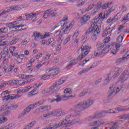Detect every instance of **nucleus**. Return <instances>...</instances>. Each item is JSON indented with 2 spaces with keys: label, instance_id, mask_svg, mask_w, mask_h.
<instances>
[{
  "label": "nucleus",
  "instance_id": "774afa93",
  "mask_svg": "<svg viewBox=\"0 0 129 129\" xmlns=\"http://www.w3.org/2000/svg\"><path fill=\"white\" fill-rule=\"evenodd\" d=\"M49 17H50L49 13H47L45 11V13H44V15L43 16V18H44V19H47L48 18H49Z\"/></svg>",
  "mask_w": 129,
  "mask_h": 129
},
{
  "label": "nucleus",
  "instance_id": "13d9d810",
  "mask_svg": "<svg viewBox=\"0 0 129 129\" xmlns=\"http://www.w3.org/2000/svg\"><path fill=\"white\" fill-rule=\"evenodd\" d=\"M110 41V37H107L106 38H105V40H104L103 42L106 45V44H108V43H109Z\"/></svg>",
  "mask_w": 129,
  "mask_h": 129
},
{
  "label": "nucleus",
  "instance_id": "c85d7f7f",
  "mask_svg": "<svg viewBox=\"0 0 129 129\" xmlns=\"http://www.w3.org/2000/svg\"><path fill=\"white\" fill-rule=\"evenodd\" d=\"M45 102V100H41L37 103H34V104H32V105H33V107H37V106H40V105H42V104H44Z\"/></svg>",
  "mask_w": 129,
  "mask_h": 129
},
{
  "label": "nucleus",
  "instance_id": "2f4dec72",
  "mask_svg": "<svg viewBox=\"0 0 129 129\" xmlns=\"http://www.w3.org/2000/svg\"><path fill=\"white\" fill-rule=\"evenodd\" d=\"M36 122H37L36 121H32L28 125H27L25 128L26 129H31L36 124Z\"/></svg>",
  "mask_w": 129,
  "mask_h": 129
},
{
  "label": "nucleus",
  "instance_id": "0eeeda50",
  "mask_svg": "<svg viewBox=\"0 0 129 129\" xmlns=\"http://www.w3.org/2000/svg\"><path fill=\"white\" fill-rule=\"evenodd\" d=\"M104 123H105V120L99 119L89 123L88 126H92L91 129H103L102 124Z\"/></svg>",
  "mask_w": 129,
  "mask_h": 129
},
{
  "label": "nucleus",
  "instance_id": "8fccbe9b",
  "mask_svg": "<svg viewBox=\"0 0 129 129\" xmlns=\"http://www.w3.org/2000/svg\"><path fill=\"white\" fill-rule=\"evenodd\" d=\"M13 33H9L4 36H0V39H3V38H12V37H13Z\"/></svg>",
  "mask_w": 129,
  "mask_h": 129
},
{
  "label": "nucleus",
  "instance_id": "412c9836",
  "mask_svg": "<svg viewBox=\"0 0 129 129\" xmlns=\"http://www.w3.org/2000/svg\"><path fill=\"white\" fill-rule=\"evenodd\" d=\"M96 66H97V65L95 64V63H94L93 64H92L91 66H90L89 68H85L83 69V71H81L79 74V75H81L82 73H86L89 71V70H91V69H92V68H94V67H96Z\"/></svg>",
  "mask_w": 129,
  "mask_h": 129
},
{
  "label": "nucleus",
  "instance_id": "49530a36",
  "mask_svg": "<svg viewBox=\"0 0 129 129\" xmlns=\"http://www.w3.org/2000/svg\"><path fill=\"white\" fill-rule=\"evenodd\" d=\"M105 46H106V44L103 41L98 45V50H99V49H102V48L105 47Z\"/></svg>",
  "mask_w": 129,
  "mask_h": 129
},
{
  "label": "nucleus",
  "instance_id": "f03ea898",
  "mask_svg": "<svg viewBox=\"0 0 129 129\" xmlns=\"http://www.w3.org/2000/svg\"><path fill=\"white\" fill-rule=\"evenodd\" d=\"M122 87L120 86L117 87L116 86V83L113 84V85L109 88L107 93V97L103 100L104 103H109L113 97L117 92H119Z\"/></svg>",
  "mask_w": 129,
  "mask_h": 129
},
{
  "label": "nucleus",
  "instance_id": "b1692460",
  "mask_svg": "<svg viewBox=\"0 0 129 129\" xmlns=\"http://www.w3.org/2000/svg\"><path fill=\"white\" fill-rule=\"evenodd\" d=\"M120 47V43H117L115 45V47L114 49H112L111 50V53L113 54V55H115L116 54V52L118 50H119V48Z\"/></svg>",
  "mask_w": 129,
  "mask_h": 129
},
{
  "label": "nucleus",
  "instance_id": "052dcab7",
  "mask_svg": "<svg viewBox=\"0 0 129 129\" xmlns=\"http://www.w3.org/2000/svg\"><path fill=\"white\" fill-rule=\"evenodd\" d=\"M115 73L119 76V74L121 73V68H116Z\"/></svg>",
  "mask_w": 129,
  "mask_h": 129
},
{
  "label": "nucleus",
  "instance_id": "7ed1b4c3",
  "mask_svg": "<svg viewBox=\"0 0 129 129\" xmlns=\"http://www.w3.org/2000/svg\"><path fill=\"white\" fill-rule=\"evenodd\" d=\"M73 27V24L72 23H71L69 24V25H67L66 27H63L62 29H61V31L57 30L54 34V38H58L57 42L59 44H61L62 43L63 40H64V37H63V36L62 35H60L61 32L62 35H65L69 33V31L71 28Z\"/></svg>",
  "mask_w": 129,
  "mask_h": 129
},
{
  "label": "nucleus",
  "instance_id": "680f3d73",
  "mask_svg": "<svg viewBox=\"0 0 129 129\" xmlns=\"http://www.w3.org/2000/svg\"><path fill=\"white\" fill-rule=\"evenodd\" d=\"M23 27H25V25H15V26L14 25V26H13L12 28H13V29H20V28H23Z\"/></svg>",
  "mask_w": 129,
  "mask_h": 129
},
{
  "label": "nucleus",
  "instance_id": "0e129e2a",
  "mask_svg": "<svg viewBox=\"0 0 129 129\" xmlns=\"http://www.w3.org/2000/svg\"><path fill=\"white\" fill-rule=\"evenodd\" d=\"M93 7H94V4H91L89 6H88V7L86 9V12H89V11H90V10H91L92 9H93Z\"/></svg>",
  "mask_w": 129,
  "mask_h": 129
},
{
  "label": "nucleus",
  "instance_id": "bb28decb",
  "mask_svg": "<svg viewBox=\"0 0 129 129\" xmlns=\"http://www.w3.org/2000/svg\"><path fill=\"white\" fill-rule=\"evenodd\" d=\"M20 9V6L19 5H16V6H13L10 7L9 9L6 12V13H8V12H12V11H18Z\"/></svg>",
  "mask_w": 129,
  "mask_h": 129
},
{
  "label": "nucleus",
  "instance_id": "5701e85b",
  "mask_svg": "<svg viewBox=\"0 0 129 129\" xmlns=\"http://www.w3.org/2000/svg\"><path fill=\"white\" fill-rule=\"evenodd\" d=\"M35 107H34V105L33 104H30L29 106H28L23 111L24 113V114H28L33 108H34Z\"/></svg>",
  "mask_w": 129,
  "mask_h": 129
},
{
  "label": "nucleus",
  "instance_id": "9b49d317",
  "mask_svg": "<svg viewBox=\"0 0 129 129\" xmlns=\"http://www.w3.org/2000/svg\"><path fill=\"white\" fill-rule=\"evenodd\" d=\"M54 97H56V99H53L51 100H49V102H59V101H61V100H64V98H66L67 97V96L66 95H61L60 96V93H56L54 95Z\"/></svg>",
  "mask_w": 129,
  "mask_h": 129
},
{
  "label": "nucleus",
  "instance_id": "423d86ee",
  "mask_svg": "<svg viewBox=\"0 0 129 129\" xmlns=\"http://www.w3.org/2000/svg\"><path fill=\"white\" fill-rule=\"evenodd\" d=\"M105 19V15L102 16V14L101 13L98 17L95 18L94 20L93 24L95 25V34L98 35L100 33V28L101 27V20H104Z\"/></svg>",
  "mask_w": 129,
  "mask_h": 129
},
{
  "label": "nucleus",
  "instance_id": "3c124183",
  "mask_svg": "<svg viewBox=\"0 0 129 129\" xmlns=\"http://www.w3.org/2000/svg\"><path fill=\"white\" fill-rule=\"evenodd\" d=\"M96 9L97 11L99 10V9H101L102 10V3H101L100 2L97 3L96 5Z\"/></svg>",
  "mask_w": 129,
  "mask_h": 129
},
{
  "label": "nucleus",
  "instance_id": "f704fd0d",
  "mask_svg": "<svg viewBox=\"0 0 129 129\" xmlns=\"http://www.w3.org/2000/svg\"><path fill=\"white\" fill-rule=\"evenodd\" d=\"M20 38H19V36H15L14 37L13 39L11 42V45H15V44L17 43V42L19 41Z\"/></svg>",
  "mask_w": 129,
  "mask_h": 129
},
{
  "label": "nucleus",
  "instance_id": "4468645a",
  "mask_svg": "<svg viewBox=\"0 0 129 129\" xmlns=\"http://www.w3.org/2000/svg\"><path fill=\"white\" fill-rule=\"evenodd\" d=\"M25 17H26L27 21L31 20L32 22H36L37 21V16L38 14L37 13H31L30 14H25Z\"/></svg>",
  "mask_w": 129,
  "mask_h": 129
},
{
  "label": "nucleus",
  "instance_id": "72a5a7b5",
  "mask_svg": "<svg viewBox=\"0 0 129 129\" xmlns=\"http://www.w3.org/2000/svg\"><path fill=\"white\" fill-rule=\"evenodd\" d=\"M8 31L9 30L7 27L0 28V35H2V34H7Z\"/></svg>",
  "mask_w": 129,
  "mask_h": 129
},
{
  "label": "nucleus",
  "instance_id": "dca6fc26",
  "mask_svg": "<svg viewBox=\"0 0 129 129\" xmlns=\"http://www.w3.org/2000/svg\"><path fill=\"white\" fill-rule=\"evenodd\" d=\"M4 97V99L3 100H6V101H8L9 99H19V98H21V97H22V95H16L13 96L12 95H8V96H5Z\"/></svg>",
  "mask_w": 129,
  "mask_h": 129
},
{
  "label": "nucleus",
  "instance_id": "a878e982",
  "mask_svg": "<svg viewBox=\"0 0 129 129\" xmlns=\"http://www.w3.org/2000/svg\"><path fill=\"white\" fill-rule=\"evenodd\" d=\"M127 22H129V13L124 16L121 21V23L124 25L127 23Z\"/></svg>",
  "mask_w": 129,
  "mask_h": 129
},
{
  "label": "nucleus",
  "instance_id": "393cba45",
  "mask_svg": "<svg viewBox=\"0 0 129 129\" xmlns=\"http://www.w3.org/2000/svg\"><path fill=\"white\" fill-rule=\"evenodd\" d=\"M112 31V29L110 27L108 28H106L104 31L103 32V37H106V36H108L110 33Z\"/></svg>",
  "mask_w": 129,
  "mask_h": 129
},
{
  "label": "nucleus",
  "instance_id": "79ce46f5",
  "mask_svg": "<svg viewBox=\"0 0 129 129\" xmlns=\"http://www.w3.org/2000/svg\"><path fill=\"white\" fill-rule=\"evenodd\" d=\"M33 35L34 36L35 40H37V39H40L41 37V34L40 33H38L37 32H33Z\"/></svg>",
  "mask_w": 129,
  "mask_h": 129
},
{
  "label": "nucleus",
  "instance_id": "c756f323",
  "mask_svg": "<svg viewBox=\"0 0 129 129\" xmlns=\"http://www.w3.org/2000/svg\"><path fill=\"white\" fill-rule=\"evenodd\" d=\"M51 109L50 106H44L39 109L40 111H47V110H50Z\"/></svg>",
  "mask_w": 129,
  "mask_h": 129
},
{
  "label": "nucleus",
  "instance_id": "aec40b11",
  "mask_svg": "<svg viewBox=\"0 0 129 129\" xmlns=\"http://www.w3.org/2000/svg\"><path fill=\"white\" fill-rule=\"evenodd\" d=\"M95 31V25L93 23V22L91 23V26L86 32V35H89L90 33H92Z\"/></svg>",
  "mask_w": 129,
  "mask_h": 129
},
{
  "label": "nucleus",
  "instance_id": "f8f14e48",
  "mask_svg": "<svg viewBox=\"0 0 129 129\" xmlns=\"http://www.w3.org/2000/svg\"><path fill=\"white\" fill-rule=\"evenodd\" d=\"M46 71H48V72H52L49 76L50 77H54V76L58 75V74L60 73V70H57V67L56 66H53L52 68L47 69Z\"/></svg>",
  "mask_w": 129,
  "mask_h": 129
},
{
  "label": "nucleus",
  "instance_id": "864d4df0",
  "mask_svg": "<svg viewBox=\"0 0 129 129\" xmlns=\"http://www.w3.org/2000/svg\"><path fill=\"white\" fill-rule=\"evenodd\" d=\"M78 115V113H76V114H71V115H67L66 116V118L69 119L71 117H75V116H77Z\"/></svg>",
  "mask_w": 129,
  "mask_h": 129
},
{
  "label": "nucleus",
  "instance_id": "5fc2aeb1",
  "mask_svg": "<svg viewBox=\"0 0 129 129\" xmlns=\"http://www.w3.org/2000/svg\"><path fill=\"white\" fill-rule=\"evenodd\" d=\"M50 57H51V54H47L46 55L43 57V61H47V60L49 59Z\"/></svg>",
  "mask_w": 129,
  "mask_h": 129
},
{
  "label": "nucleus",
  "instance_id": "338daca9",
  "mask_svg": "<svg viewBox=\"0 0 129 129\" xmlns=\"http://www.w3.org/2000/svg\"><path fill=\"white\" fill-rule=\"evenodd\" d=\"M55 11H56V10L53 9V8H50L45 11V12L47 13V14H51L52 12H55Z\"/></svg>",
  "mask_w": 129,
  "mask_h": 129
},
{
  "label": "nucleus",
  "instance_id": "4c0bfd02",
  "mask_svg": "<svg viewBox=\"0 0 129 129\" xmlns=\"http://www.w3.org/2000/svg\"><path fill=\"white\" fill-rule=\"evenodd\" d=\"M112 5V2H108L105 4L104 5H102V10H106L107 8H109Z\"/></svg>",
  "mask_w": 129,
  "mask_h": 129
},
{
  "label": "nucleus",
  "instance_id": "a211bd4d",
  "mask_svg": "<svg viewBox=\"0 0 129 129\" xmlns=\"http://www.w3.org/2000/svg\"><path fill=\"white\" fill-rule=\"evenodd\" d=\"M129 110L128 107H118L114 109V113H118L119 111H125Z\"/></svg>",
  "mask_w": 129,
  "mask_h": 129
},
{
  "label": "nucleus",
  "instance_id": "a19ab883",
  "mask_svg": "<svg viewBox=\"0 0 129 129\" xmlns=\"http://www.w3.org/2000/svg\"><path fill=\"white\" fill-rule=\"evenodd\" d=\"M94 117H95V119H98V118H101V114L100 112H96L94 115Z\"/></svg>",
  "mask_w": 129,
  "mask_h": 129
},
{
  "label": "nucleus",
  "instance_id": "f257e3e1",
  "mask_svg": "<svg viewBox=\"0 0 129 129\" xmlns=\"http://www.w3.org/2000/svg\"><path fill=\"white\" fill-rule=\"evenodd\" d=\"M91 49V46H83L82 45L81 47V49L78 50V52L80 53L81 52L82 53L81 55H79L77 59L72 60L69 64L67 66V69H70L74 65H76L78 63V61H81L82 60L84 57L87 55L89 52V50Z\"/></svg>",
  "mask_w": 129,
  "mask_h": 129
},
{
  "label": "nucleus",
  "instance_id": "c03bdc74",
  "mask_svg": "<svg viewBox=\"0 0 129 129\" xmlns=\"http://www.w3.org/2000/svg\"><path fill=\"white\" fill-rule=\"evenodd\" d=\"M64 93L68 95H70L72 93V90L71 88H66L64 89Z\"/></svg>",
  "mask_w": 129,
  "mask_h": 129
},
{
  "label": "nucleus",
  "instance_id": "603ef678",
  "mask_svg": "<svg viewBox=\"0 0 129 129\" xmlns=\"http://www.w3.org/2000/svg\"><path fill=\"white\" fill-rule=\"evenodd\" d=\"M2 84L0 85V89H3V88H6V87L7 86V82H4V81H2Z\"/></svg>",
  "mask_w": 129,
  "mask_h": 129
},
{
  "label": "nucleus",
  "instance_id": "6ab92c4d",
  "mask_svg": "<svg viewBox=\"0 0 129 129\" xmlns=\"http://www.w3.org/2000/svg\"><path fill=\"white\" fill-rule=\"evenodd\" d=\"M125 56L119 58L117 59L116 63L119 64V63H122L124 60H126V59L129 58V52H127L126 54L124 55Z\"/></svg>",
  "mask_w": 129,
  "mask_h": 129
},
{
  "label": "nucleus",
  "instance_id": "20e7f679",
  "mask_svg": "<svg viewBox=\"0 0 129 129\" xmlns=\"http://www.w3.org/2000/svg\"><path fill=\"white\" fill-rule=\"evenodd\" d=\"M65 82V81L63 78H61L56 82H55L53 85H52L49 88L46 89L45 91L46 93H49V94H54L58 92L60 90V85L63 84Z\"/></svg>",
  "mask_w": 129,
  "mask_h": 129
},
{
  "label": "nucleus",
  "instance_id": "bf43d9fd",
  "mask_svg": "<svg viewBox=\"0 0 129 129\" xmlns=\"http://www.w3.org/2000/svg\"><path fill=\"white\" fill-rule=\"evenodd\" d=\"M35 62V60H34V58H31L29 60V63H28L29 66L27 67V68H30L31 66H32L33 63Z\"/></svg>",
  "mask_w": 129,
  "mask_h": 129
},
{
  "label": "nucleus",
  "instance_id": "ddd939ff",
  "mask_svg": "<svg viewBox=\"0 0 129 129\" xmlns=\"http://www.w3.org/2000/svg\"><path fill=\"white\" fill-rule=\"evenodd\" d=\"M84 109L82 102H80L78 104L73 106L71 109V110L74 111H79V112L84 110Z\"/></svg>",
  "mask_w": 129,
  "mask_h": 129
},
{
  "label": "nucleus",
  "instance_id": "a18cd8bd",
  "mask_svg": "<svg viewBox=\"0 0 129 129\" xmlns=\"http://www.w3.org/2000/svg\"><path fill=\"white\" fill-rule=\"evenodd\" d=\"M102 81V78H101L97 80V81H96L95 82H94V83H93L92 85L93 86H95V85H98V84H99V83H100V82H101Z\"/></svg>",
  "mask_w": 129,
  "mask_h": 129
},
{
  "label": "nucleus",
  "instance_id": "cd10ccee",
  "mask_svg": "<svg viewBox=\"0 0 129 129\" xmlns=\"http://www.w3.org/2000/svg\"><path fill=\"white\" fill-rule=\"evenodd\" d=\"M19 77L22 79H27L28 80H30V78L34 77L32 75H19Z\"/></svg>",
  "mask_w": 129,
  "mask_h": 129
},
{
  "label": "nucleus",
  "instance_id": "ea45409f",
  "mask_svg": "<svg viewBox=\"0 0 129 129\" xmlns=\"http://www.w3.org/2000/svg\"><path fill=\"white\" fill-rule=\"evenodd\" d=\"M120 119H122L123 121L129 120V113L128 114H125L120 117Z\"/></svg>",
  "mask_w": 129,
  "mask_h": 129
},
{
  "label": "nucleus",
  "instance_id": "e2e57ef3",
  "mask_svg": "<svg viewBox=\"0 0 129 129\" xmlns=\"http://www.w3.org/2000/svg\"><path fill=\"white\" fill-rule=\"evenodd\" d=\"M86 94H87V92L83 91L79 94L78 96L79 97H82L83 96H84V95H86Z\"/></svg>",
  "mask_w": 129,
  "mask_h": 129
},
{
  "label": "nucleus",
  "instance_id": "473e14b6",
  "mask_svg": "<svg viewBox=\"0 0 129 129\" xmlns=\"http://www.w3.org/2000/svg\"><path fill=\"white\" fill-rule=\"evenodd\" d=\"M124 37V34L122 33L120 35H119L117 38V43H122V40H123Z\"/></svg>",
  "mask_w": 129,
  "mask_h": 129
},
{
  "label": "nucleus",
  "instance_id": "f3484780",
  "mask_svg": "<svg viewBox=\"0 0 129 129\" xmlns=\"http://www.w3.org/2000/svg\"><path fill=\"white\" fill-rule=\"evenodd\" d=\"M22 82V81H19L18 80H11L10 81H8L6 82L7 85H10V86H13L14 85H17V84H20Z\"/></svg>",
  "mask_w": 129,
  "mask_h": 129
},
{
  "label": "nucleus",
  "instance_id": "7c9ffc66",
  "mask_svg": "<svg viewBox=\"0 0 129 129\" xmlns=\"http://www.w3.org/2000/svg\"><path fill=\"white\" fill-rule=\"evenodd\" d=\"M120 17H121V15H119V13H117L114 17L112 18V22L113 23H115V22H117Z\"/></svg>",
  "mask_w": 129,
  "mask_h": 129
},
{
  "label": "nucleus",
  "instance_id": "4d7b16f0",
  "mask_svg": "<svg viewBox=\"0 0 129 129\" xmlns=\"http://www.w3.org/2000/svg\"><path fill=\"white\" fill-rule=\"evenodd\" d=\"M7 108H8V106L7 104H4L0 107V111H4V110L7 109Z\"/></svg>",
  "mask_w": 129,
  "mask_h": 129
},
{
  "label": "nucleus",
  "instance_id": "4be33fe9",
  "mask_svg": "<svg viewBox=\"0 0 129 129\" xmlns=\"http://www.w3.org/2000/svg\"><path fill=\"white\" fill-rule=\"evenodd\" d=\"M89 19H90V17H89L88 15H84L80 20L82 26L84 25V24H85V23H86V22H87Z\"/></svg>",
  "mask_w": 129,
  "mask_h": 129
},
{
  "label": "nucleus",
  "instance_id": "de8ad7c7",
  "mask_svg": "<svg viewBox=\"0 0 129 129\" xmlns=\"http://www.w3.org/2000/svg\"><path fill=\"white\" fill-rule=\"evenodd\" d=\"M123 29H124L123 25H119L117 29L118 33H121V32L123 31Z\"/></svg>",
  "mask_w": 129,
  "mask_h": 129
},
{
  "label": "nucleus",
  "instance_id": "2eb2a0df",
  "mask_svg": "<svg viewBox=\"0 0 129 129\" xmlns=\"http://www.w3.org/2000/svg\"><path fill=\"white\" fill-rule=\"evenodd\" d=\"M93 102H94V101L91 99H89L87 101H84L83 102H82L84 109H85V108H88V107L91 106V105L93 104Z\"/></svg>",
  "mask_w": 129,
  "mask_h": 129
},
{
  "label": "nucleus",
  "instance_id": "58836bf2",
  "mask_svg": "<svg viewBox=\"0 0 129 129\" xmlns=\"http://www.w3.org/2000/svg\"><path fill=\"white\" fill-rule=\"evenodd\" d=\"M107 75V76L104 82L105 85H107V84L109 83V81H110L111 79L110 75L108 74Z\"/></svg>",
  "mask_w": 129,
  "mask_h": 129
},
{
  "label": "nucleus",
  "instance_id": "6e6d98bb",
  "mask_svg": "<svg viewBox=\"0 0 129 129\" xmlns=\"http://www.w3.org/2000/svg\"><path fill=\"white\" fill-rule=\"evenodd\" d=\"M7 108L8 109H10V110H13L14 109H15V108H17V106L15 105H13V104H11V106H7Z\"/></svg>",
  "mask_w": 129,
  "mask_h": 129
},
{
  "label": "nucleus",
  "instance_id": "69168bd1",
  "mask_svg": "<svg viewBox=\"0 0 129 129\" xmlns=\"http://www.w3.org/2000/svg\"><path fill=\"white\" fill-rule=\"evenodd\" d=\"M100 112L101 113V117H103L105 116V115H106V114L107 113V111L106 110L102 111H101Z\"/></svg>",
  "mask_w": 129,
  "mask_h": 129
},
{
  "label": "nucleus",
  "instance_id": "e433bc0d",
  "mask_svg": "<svg viewBox=\"0 0 129 129\" xmlns=\"http://www.w3.org/2000/svg\"><path fill=\"white\" fill-rule=\"evenodd\" d=\"M4 53H6V54H7V56H8V57H9L10 58L13 57V55H14V52L12 50L10 51V53H9L8 49H5Z\"/></svg>",
  "mask_w": 129,
  "mask_h": 129
},
{
  "label": "nucleus",
  "instance_id": "09e8293b",
  "mask_svg": "<svg viewBox=\"0 0 129 129\" xmlns=\"http://www.w3.org/2000/svg\"><path fill=\"white\" fill-rule=\"evenodd\" d=\"M94 119H95V118L94 117V115L93 116H88L86 118L87 121H92V120H94Z\"/></svg>",
  "mask_w": 129,
  "mask_h": 129
},
{
  "label": "nucleus",
  "instance_id": "6e6552de",
  "mask_svg": "<svg viewBox=\"0 0 129 129\" xmlns=\"http://www.w3.org/2000/svg\"><path fill=\"white\" fill-rule=\"evenodd\" d=\"M72 124H73V121L69 122L66 119H65L64 120H60L58 124H55L52 127H46L44 128V129H56L62 125H65L66 127H70Z\"/></svg>",
  "mask_w": 129,
  "mask_h": 129
},
{
  "label": "nucleus",
  "instance_id": "9d476101",
  "mask_svg": "<svg viewBox=\"0 0 129 129\" xmlns=\"http://www.w3.org/2000/svg\"><path fill=\"white\" fill-rule=\"evenodd\" d=\"M128 71H124L122 74L119 76L117 83H124L128 78L129 74H127Z\"/></svg>",
  "mask_w": 129,
  "mask_h": 129
},
{
  "label": "nucleus",
  "instance_id": "39448f33",
  "mask_svg": "<svg viewBox=\"0 0 129 129\" xmlns=\"http://www.w3.org/2000/svg\"><path fill=\"white\" fill-rule=\"evenodd\" d=\"M68 112L61 110L60 109H54L51 112H49L48 114H44L42 116L43 117L48 118V117H51V116H54V117H60V116H63L65 114H67Z\"/></svg>",
  "mask_w": 129,
  "mask_h": 129
},
{
  "label": "nucleus",
  "instance_id": "c9c22d12",
  "mask_svg": "<svg viewBox=\"0 0 129 129\" xmlns=\"http://www.w3.org/2000/svg\"><path fill=\"white\" fill-rule=\"evenodd\" d=\"M8 121V118L5 117L4 115H0V124L4 123Z\"/></svg>",
  "mask_w": 129,
  "mask_h": 129
},
{
  "label": "nucleus",
  "instance_id": "37998d69",
  "mask_svg": "<svg viewBox=\"0 0 129 129\" xmlns=\"http://www.w3.org/2000/svg\"><path fill=\"white\" fill-rule=\"evenodd\" d=\"M21 23V21H15L12 23H10L8 24V27H11V26H16V25H19Z\"/></svg>",
  "mask_w": 129,
  "mask_h": 129
},
{
  "label": "nucleus",
  "instance_id": "1a4fd4ad",
  "mask_svg": "<svg viewBox=\"0 0 129 129\" xmlns=\"http://www.w3.org/2000/svg\"><path fill=\"white\" fill-rule=\"evenodd\" d=\"M113 46V44H111L109 45L108 46H106L105 47L103 50L101 52H95L94 53V56L95 57H103L105 54H107V53L112 48V46Z\"/></svg>",
  "mask_w": 129,
  "mask_h": 129
}]
</instances>
